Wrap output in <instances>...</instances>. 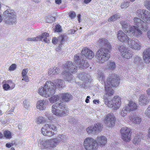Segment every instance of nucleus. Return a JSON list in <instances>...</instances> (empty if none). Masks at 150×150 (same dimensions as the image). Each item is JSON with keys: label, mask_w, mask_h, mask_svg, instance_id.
I'll list each match as a JSON object with an SVG mask.
<instances>
[{"label": "nucleus", "mask_w": 150, "mask_h": 150, "mask_svg": "<svg viewBox=\"0 0 150 150\" xmlns=\"http://www.w3.org/2000/svg\"><path fill=\"white\" fill-rule=\"evenodd\" d=\"M12 144H6V147L8 148H10Z\"/></svg>", "instance_id": "obj_61"}, {"label": "nucleus", "mask_w": 150, "mask_h": 150, "mask_svg": "<svg viewBox=\"0 0 150 150\" xmlns=\"http://www.w3.org/2000/svg\"><path fill=\"white\" fill-rule=\"evenodd\" d=\"M81 52L87 58L89 59H92L94 56L92 51L87 48H84L82 49Z\"/></svg>", "instance_id": "obj_17"}, {"label": "nucleus", "mask_w": 150, "mask_h": 150, "mask_svg": "<svg viewBox=\"0 0 150 150\" xmlns=\"http://www.w3.org/2000/svg\"><path fill=\"white\" fill-rule=\"evenodd\" d=\"M103 119V122L107 127H112L114 126L115 118L113 114L109 113L104 115Z\"/></svg>", "instance_id": "obj_10"}, {"label": "nucleus", "mask_w": 150, "mask_h": 150, "mask_svg": "<svg viewBox=\"0 0 150 150\" xmlns=\"http://www.w3.org/2000/svg\"><path fill=\"white\" fill-rule=\"evenodd\" d=\"M127 110L128 111H132L136 110L137 109V105L136 104L132 101H130L128 104L125 105Z\"/></svg>", "instance_id": "obj_19"}, {"label": "nucleus", "mask_w": 150, "mask_h": 150, "mask_svg": "<svg viewBox=\"0 0 150 150\" xmlns=\"http://www.w3.org/2000/svg\"><path fill=\"white\" fill-rule=\"evenodd\" d=\"M57 130V127L53 124H46L41 129V132L44 136L50 137L54 134V132Z\"/></svg>", "instance_id": "obj_8"}, {"label": "nucleus", "mask_w": 150, "mask_h": 150, "mask_svg": "<svg viewBox=\"0 0 150 150\" xmlns=\"http://www.w3.org/2000/svg\"><path fill=\"white\" fill-rule=\"evenodd\" d=\"M128 111V110H127L126 107L125 106L122 108L120 112V115L122 117H124L125 120H127L126 118H125V117L127 115Z\"/></svg>", "instance_id": "obj_36"}, {"label": "nucleus", "mask_w": 150, "mask_h": 150, "mask_svg": "<svg viewBox=\"0 0 150 150\" xmlns=\"http://www.w3.org/2000/svg\"><path fill=\"white\" fill-rule=\"evenodd\" d=\"M60 100L62 98L63 101L68 102L72 98V96L68 93H63L59 94Z\"/></svg>", "instance_id": "obj_23"}, {"label": "nucleus", "mask_w": 150, "mask_h": 150, "mask_svg": "<svg viewBox=\"0 0 150 150\" xmlns=\"http://www.w3.org/2000/svg\"><path fill=\"white\" fill-rule=\"evenodd\" d=\"M48 99L50 103H53L60 100V96L59 94L55 95L49 98Z\"/></svg>", "instance_id": "obj_29"}, {"label": "nucleus", "mask_w": 150, "mask_h": 150, "mask_svg": "<svg viewBox=\"0 0 150 150\" xmlns=\"http://www.w3.org/2000/svg\"><path fill=\"white\" fill-rule=\"evenodd\" d=\"M59 140V142H63L66 140L67 137L66 135L63 134H60L58 136V138H57Z\"/></svg>", "instance_id": "obj_41"}, {"label": "nucleus", "mask_w": 150, "mask_h": 150, "mask_svg": "<svg viewBox=\"0 0 150 150\" xmlns=\"http://www.w3.org/2000/svg\"><path fill=\"white\" fill-rule=\"evenodd\" d=\"M78 76L80 79L83 80L85 79H88L89 75L85 73H81L78 74Z\"/></svg>", "instance_id": "obj_35"}, {"label": "nucleus", "mask_w": 150, "mask_h": 150, "mask_svg": "<svg viewBox=\"0 0 150 150\" xmlns=\"http://www.w3.org/2000/svg\"><path fill=\"white\" fill-rule=\"evenodd\" d=\"M93 103L95 104H98L99 103V101L98 100H94L93 101Z\"/></svg>", "instance_id": "obj_59"}, {"label": "nucleus", "mask_w": 150, "mask_h": 150, "mask_svg": "<svg viewBox=\"0 0 150 150\" xmlns=\"http://www.w3.org/2000/svg\"><path fill=\"white\" fill-rule=\"evenodd\" d=\"M129 5V2H124L122 3L121 7L122 8H125L128 7Z\"/></svg>", "instance_id": "obj_44"}, {"label": "nucleus", "mask_w": 150, "mask_h": 150, "mask_svg": "<svg viewBox=\"0 0 150 150\" xmlns=\"http://www.w3.org/2000/svg\"><path fill=\"white\" fill-rule=\"evenodd\" d=\"M46 20L48 23H51L54 21L55 18L53 17L49 16L46 18Z\"/></svg>", "instance_id": "obj_43"}, {"label": "nucleus", "mask_w": 150, "mask_h": 150, "mask_svg": "<svg viewBox=\"0 0 150 150\" xmlns=\"http://www.w3.org/2000/svg\"><path fill=\"white\" fill-rule=\"evenodd\" d=\"M99 42L101 46H104L97 52L96 56L97 61L100 63L102 64L109 59L111 46L106 39H101L99 40Z\"/></svg>", "instance_id": "obj_3"}, {"label": "nucleus", "mask_w": 150, "mask_h": 150, "mask_svg": "<svg viewBox=\"0 0 150 150\" xmlns=\"http://www.w3.org/2000/svg\"><path fill=\"white\" fill-rule=\"evenodd\" d=\"M46 120L44 117L41 116L38 117L36 119V123L38 124H40L45 122Z\"/></svg>", "instance_id": "obj_34"}, {"label": "nucleus", "mask_w": 150, "mask_h": 150, "mask_svg": "<svg viewBox=\"0 0 150 150\" xmlns=\"http://www.w3.org/2000/svg\"><path fill=\"white\" fill-rule=\"evenodd\" d=\"M148 137H149V138H150V128L149 129V130Z\"/></svg>", "instance_id": "obj_64"}, {"label": "nucleus", "mask_w": 150, "mask_h": 150, "mask_svg": "<svg viewBox=\"0 0 150 150\" xmlns=\"http://www.w3.org/2000/svg\"><path fill=\"white\" fill-rule=\"evenodd\" d=\"M117 35L118 39L122 42H125L129 40L127 35L122 30L118 31Z\"/></svg>", "instance_id": "obj_16"}, {"label": "nucleus", "mask_w": 150, "mask_h": 150, "mask_svg": "<svg viewBox=\"0 0 150 150\" xmlns=\"http://www.w3.org/2000/svg\"><path fill=\"white\" fill-rule=\"evenodd\" d=\"M89 66V64L87 61L85 60H82L81 63L79 64V66L77 67L79 68H81L82 69H84L87 68Z\"/></svg>", "instance_id": "obj_33"}, {"label": "nucleus", "mask_w": 150, "mask_h": 150, "mask_svg": "<svg viewBox=\"0 0 150 150\" xmlns=\"http://www.w3.org/2000/svg\"><path fill=\"white\" fill-rule=\"evenodd\" d=\"M48 103V101L46 100H39L37 102L36 107L37 109L40 110H45L46 108V105Z\"/></svg>", "instance_id": "obj_14"}, {"label": "nucleus", "mask_w": 150, "mask_h": 150, "mask_svg": "<svg viewBox=\"0 0 150 150\" xmlns=\"http://www.w3.org/2000/svg\"><path fill=\"white\" fill-rule=\"evenodd\" d=\"M120 79L119 76L114 74L107 79L106 82L105 83V89L106 94L104 96V101L105 104L108 107L114 108L113 98L112 99H110L109 96L113 94L114 91L112 87L117 85L120 83Z\"/></svg>", "instance_id": "obj_2"}, {"label": "nucleus", "mask_w": 150, "mask_h": 150, "mask_svg": "<svg viewBox=\"0 0 150 150\" xmlns=\"http://www.w3.org/2000/svg\"><path fill=\"white\" fill-rule=\"evenodd\" d=\"M23 78L22 79V81H25L26 82H28L29 81L28 77L27 76H23Z\"/></svg>", "instance_id": "obj_56"}, {"label": "nucleus", "mask_w": 150, "mask_h": 150, "mask_svg": "<svg viewBox=\"0 0 150 150\" xmlns=\"http://www.w3.org/2000/svg\"><path fill=\"white\" fill-rule=\"evenodd\" d=\"M7 83L9 84V86L11 87V90L12 89L15 87V84L14 83H13L12 81L10 80H8L7 81Z\"/></svg>", "instance_id": "obj_47"}, {"label": "nucleus", "mask_w": 150, "mask_h": 150, "mask_svg": "<svg viewBox=\"0 0 150 150\" xmlns=\"http://www.w3.org/2000/svg\"><path fill=\"white\" fill-rule=\"evenodd\" d=\"M4 21L7 23H14L16 20V16L14 11L10 9L6 10L4 12Z\"/></svg>", "instance_id": "obj_9"}, {"label": "nucleus", "mask_w": 150, "mask_h": 150, "mask_svg": "<svg viewBox=\"0 0 150 150\" xmlns=\"http://www.w3.org/2000/svg\"><path fill=\"white\" fill-rule=\"evenodd\" d=\"M39 38L37 37L32 38H28L27 39V40L28 41H38Z\"/></svg>", "instance_id": "obj_49"}, {"label": "nucleus", "mask_w": 150, "mask_h": 150, "mask_svg": "<svg viewBox=\"0 0 150 150\" xmlns=\"http://www.w3.org/2000/svg\"><path fill=\"white\" fill-rule=\"evenodd\" d=\"M144 4L145 7L150 11V0H146L144 1Z\"/></svg>", "instance_id": "obj_42"}, {"label": "nucleus", "mask_w": 150, "mask_h": 150, "mask_svg": "<svg viewBox=\"0 0 150 150\" xmlns=\"http://www.w3.org/2000/svg\"><path fill=\"white\" fill-rule=\"evenodd\" d=\"M129 120L125 119L127 121H131L132 123L136 124H139L142 121V118L138 115H133L129 117Z\"/></svg>", "instance_id": "obj_15"}, {"label": "nucleus", "mask_w": 150, "mask_h": 150, "mask_svg": "<svg viewBox=\"0 0 150 150\" xmlns=\"http://www.w3.org/2000/svg\"><path fill=\"white\" fill-rule=\"evenodd\" d=\"M51 85L50 81H47L43 87H40L38 89V93L41 96L47 98L55 93L54 88Z\"/></svg>", "instance_id": "obj_7"}, {"label": "nucleus", "mask_w": 150, "mask_h": 150, "mask_svg": "<svg viewBox=\"0 0 150 150\" xmlns=\"http://www.w3.org/2000/svg\"><path fill=\"white\" fill-rule=\"evenodd\" d=\"M28 72V69H24L22 71V74L23 76H27L26 74Z\"/></svg>", "instance_id": "obj_54"}, {"label": "nucleus", "mask_w": 150, "mask_h": 150, "mask_svg": "<svg viewBox=\"0 0 150 150\" xmlns=\"http://www.w3.org/2000/svg\"><path fill=\"white\" fill-rule=\"evenodd\" d=\"M136 15L144 21L135 17L131 22L134 25H129L126 22L123 21L121 22L120 24L123 30L128 35L139 38L142 34L141 30L146 31L149 27L148 24L150 25V13L146 10L139 9L137 11Z\"/></svg>", "instance_id": "obj_1"}, {"label": "nucleus", "mask_w": 150, "mask_h": 150, "mask_svg": "<svg viewBox=\"0 0 150 150\" xmlns=\"http://www.w3.org/2000/svg\"><path fill=\"white\" fill-rule=\"evenodd\" d=\"M145 113L148 117L150 118V105L148 107L146 110Z\"/></svg>", "instance_id": "obj_48"}, {"label": "nucleus", "mask_w": 150, "mask_h": 150, "mask_svg": "<svg viewBox=\"0 0 150 150\" xmlns=\"http://www.w3.org/2000/svg\"><path fill=\"white\" fill-rule=\"evenodd\" d=\"M76 16L75 12L73 11H71L69 13V16L71 18H74Z\"/></svg>", "instance_id": "obj_52"}, {"label": "nucleus", "mask_w": 150, "mask_h": 150, "mask_svg": "<svg viewBox=\"0 0 150 150\" xmlns=\"http://www.w3.org/2000/svg\"><path fill=\"white\" fill-rule=\"evenodd\" d=\"M113 101L114 103V109H117L119 108L121 104L120 98L117 96H115L113 98Z\"/></svg>", "instance_id": "obj_20"}, {"label": "nucleus", "mask_w": 150, "mask_h": 150, "mask_svg": "<svg viewBox=\"0 0 150 150\" xmlns=\"http://www.w3.org/2000/svg\"><path fill=\"white\" fill-rule=\"evenodd\" d=\"M141 139V137L140 136H137L134 138L133 142L135 145L138 144L140 143Z\"/></svg>", "instance_id": "obj_39"}, {"label": "nucleus", "mask_w": 150, "mask_h": 150, "mask_svg": "<svg viewBox=\"0 0 150 150\" xmlns=\"http://www.w3.org/2000/svg\"><path fill=\"white\" fill-rule=\"evenodd\" d=\"M96 134L101 132L103 128V125L100 123H97L93 126Z\"/></svg>", "instance_id": "obj_32"}, {"label": "nucleus", "mask_w": 150, "mask_h": 150, "mask_svg": "<svg viewBox=\"0 0 150 150\" xmlns=\"http://www.w3.org/2000/svg\"><path fill=\"white\" fill-rule=\"evenodd\" d=\"M139 104L141 105H144L147 104L149 102L147 100V96L145 95H142L140 96L139 99Z\"/></svg>", "instance_id": "obj_26"}, {"label": "nucleus", "mask_w": 150, "mask_h": 150, "mask_svg": "<svg viewBox=\"0 0 150 150\" xmlns=\"http://www.w3.org/2000/svg\"><path fill=\"white\" fill-rule=\"evenodd\" d=\"M16 68V65L14 64L11 65L9 68L8 69L10 71H13Z\"/></svg>", "instance_id": "obj_55"}, {"label": "nucleus", "mask_w": 150, "mask_h": 150, "mask_svg": "<svg viewBox=\"0 0 150 150\" xmlns=\"http://www.w3.org/2000/svg\"><path fill=\"white\" fill-rule=\"evenodd\" d=\"M59 72L60 71L59 69L56 68L54 69V68H51L49 69L48 70V74L49 76H52L53 75L58 74Z\"/></svg>", "instance_id": "obj_31"}, {"label": "nucleus", "mask_w": 150, "mask_h": 150, "mask_svg": "<svg viewBox=\"0 0 150 150\" xmlns=\"http://www.w3.org/2000/svg\"><path fill=\"white\" fill-rule=\"evenodd\" d=\"M146 92L147 95L150 96V88H149L147 89Z\"/></svg>", "instance_id": "obj_58"}, {"label": "nucleus", "mask_w": 150, "mask_h": 150, "mask_svg": "<svg viewBox=\"0 0 150 150\" xmlns=\"http://www.w3.org/2000/svg\"><path fill=\"white\" fill-rule=\"evenodd\" d=\"M107 143V139L104 136L97 137V141L91 137L85 139L84 141V146L86 150H97L98 143L100 146H104Z\"/></svg>", "instance_id": "obj_5"}, {"label": "nucleus", "mask_w": 150, "mask_h": 150, "mask_svg": "<svg viewBox=\"0 0 150 150\" xmlns=\"http://www.w3.org/2000/svg\"><path fill=\"white\" fill-rule=\"evenodd\" d=\"M50 148L55 147L59 143V140L57 138H53L48 139Z\"/></svg>", "instance_id": "obj_24"}, {"label": "nucleus", "mask_w": 150, "mask_h": 150, "mask_svg": "<svg viewBox=\"0 0 150 150\" xmlns=\"http://www.w3.org/2000/svg\"><path fill=\"white\" fill-rule=\"evenodd\" d=\"M143 59L146 62L150 61V48L144 50L143 54Z\"/></svg>", "instance_id": "obj_22"}, {"label": "nucleus", "mask_w": 150, "mask_h": 150, "mask_svg": "<svg viewBox=\"0 0 150 150\" xmlns=\"http://www.w3.org/2000/svg\"><path fill=\"white\" fill-rule=\"evenodd\" d=\"M86 131L88 134H96L93 126H89L86 128Z\"/></svg>", "instance_id": "obj_37"}, {"label": "nucleus", "mask_w": 150, "mask_h": 150, "mask_svg": "<svg viewBox=\"0 0 150 150\" xmlns=\"http://www.w3.org/2000/svg\"><path fill=\"white\" fill-rule=\"evenodd\" d=\"M81 16V15L80 14H79L77 16L78 20L79 22L80 21V20Z\"/></svg>", "instance_id": "obj_63"}, {"label": "nucleus", "mask_w": 150, "mask_h": 150, "mask_svg": "<svg viewBox=\"0 0 150 150\" xmlns=\"http://www.w3.org/2000/svg\"><path fill=\"white\" fill-rule=\"evenodd\" d=\"M52 112L58 117H61L67 115L69 109L66 107L63 102L60 101L53 104L52 106Z\"/></svg>", "instance_id": "obj_6"}, {"label": "nucleus", "mask_w": 150, "mask_h": 150, "mask_svg": "<svg viewBox=\"0 0 150 150\" xmlns=\"http://www.w3.org/2000/svg\"><path fill=\"white\" fill-rule=\"evenodd\" d=\"M55 3L58 4H59L61 3V0H55Z\"/></svg>", "instance_id": "obj_57"}, {"label": "nucleus", "mask_w": 150, "mask_h": 150, "mask_svg": "<svg viewBox=\"0 0 150 150\" xmlns=\"http://www.w3.org/2000/svg\"><path fill=\"white\" fill-rule=\"evenodd\" d=\"M24 107L27 109H28L30 107L29 103L28 102L25 100L23 101Z\"/></svg>", "instance_id": "obj_51"}, {"label": "nucleus", "mask_w": 150, "mask_h": 150, "mask_svg": "<svg viewBox=\"0 0 150 150\" xmlns=\"http://www.w3.org/2000/svg\"><path fill=\"white\" fill-rule=\"evenodd\" d=\"M105 76L104 74L102 73H100L98 75V79L99 81L101 82H103L105 79Z\"/></svg>", "instance_id": "obj_45"}, {"label": "nucleus", "mask_w": 150, "mask_h": 150, "mask_svg": "<svg viewBox=\"0 0 150 150\" xmlns=\"http://www.w3.org/2000/svg\"><path fill=\"white\" fill-rule=\"evenodd\" d=\"M134 63L138 67H140L143 65L142 60L141 57L136 56L134 58Z\"/></svg>", "instance_id": "obj_28"}, {"label": "nucleus", "mask_w": 150, "mask_h": 150, "mask_svg": "<svg viewBox=\"0 0 150 150\" xmlns=\"http://www.w3.org/2000/svg\"><path fill=\"white\" fill-rule=\"evenodd\" d=\"M147 35L148 38L150 40V30H149L147 32Z\"/></svg>", "instance_id": "obj_60"}, {"label": "nucleus", "mask_w": 150, "mask_h": 150, "mask_svg": "<svg viewBox=\"0 0 150 150\" xmlns=\"http://www.w3.org/2000/svg\"><path fill=\"white\" fill-rule=\"evenodd\" d=\"M62 30V28L61 26L59 25H57L56 26L55 31L57 32H60Z\"/></svg>", "instance_id": "obj_53"}, {"label": "nucleus", "mask_w": 150, "mask_h": 150, "mask_svg": "<svg viewBox=\"0 0 150 150\" xmlns=\"http://www.w3.org/2000/svg\"><path fill=\"white\" fill-rule=\"evenodd\" d=\"M74 64L77 66L76 67L70 62H67V64L63 67V70L62 74L65 80L69 82H71L73 79L71 74L76 72L77 67L81 62L79 56L77 54L74 56Z\"/></svg>", "instance_id": "obj_4"}, {"label": "nucleus", "mask_w": 150, "mask_h": 150, "mask_svg": "<svg viewBox=\"0 0 150 150\" xmlns=\"http://www.w3.org/2000/svg\"><path fill=\"white\" fill-rule=\"evenodd\" d=\"M45 115L49 120H53L52 115L50 114L49 112H46L45 114Z\"/></svg>", "instance_id": "obj_46"}, {"label": "nucleus", "mask_w": 150, "mask_h": 150, "mask_svg": "<svg viewBox=\"0 0 150 150\" xmlns=\"http://www.w3.org/2000/svg\"><path fill=\"white\" fill-rule=\"evenodd\" d=\"M64 82L61 79H57L54 81L52 83L51 82V85H52V87L54 88V91L56 88H61L63 86Z\"/></svg>", "instance_id": "obj_18"}, {"label": "nucleus", "mask_w": 150, "mask_h": 150, "mask_svg": "<svg viewBox=\"0 0 150 150\" xmlns=\"http://www.w3.org/2000/svg\"><path fill=\"white\" fill-rule=\"evenodd\" d=\"M40 147L41 149H43L47 148L50 149L48 140H44L41 141Z\"/></svg>", "instance_id": "obj_27"}, {"label": "nucleus", "mask_w": 150, "mask_h": 150, "mask_svg": "<svg viewBox=\"0 0 150 150\" xmlns=\"http://www.w3.org/2000/svg\"><path fill=\"white\" fill-rule=\"evenodd\" d=\"M67 39V37L66 35H63L59 37L58 39L56 38H54L52 39V42L53 44H56L59 42L60 44H62L63 42L66 41Z\"/></svg>", "instance_id": "obj_21"}, {"label": "nucleus", "mask_w": 150, "mask_h": 150, "mask_svg": "<svg viewBox=\"0 0 150 150\" xmlns=\"http://www.w3.org/2000/svg\"><path fill=\"white\" fill-rule=\"evenodd\" d=\"M115 68V62L112 61L108 62L105 67V69L112 70Z\"/></svg>", "instance_id": "obj_30"}, {"label": "nucleus", "mask_w": 150, "mask_h": 150, "mask_svg": "<svg viewBox=\"0 0 150 150\" xmlns=\"http://www.w3.org/2000/svg\"><path fill=\"white\" fill-rule=\"evenodd\" d=\"M118 50L122 57L124 59H130L133 55V53L131 51L127 48L124 45L119 46Z\"/></svg>", "instance_id": "obj_11"}, {"label": "nucleus", "mask_w": 150, "mask_h": 150, "mask_svg": "<svg viewBox=\"0 0 150 150\" xmlns=\"http://www.w3.org/2000/svg\"><path fill=\"white\" fill-rule=\"evenodd\" d=\"M120 18L119 16L117 14L114 15L108 18V21L109 22L111 21H114Z\"/></svg>", "instance_id": "obj_40"}, {"label": "nucleus", "mask_w": 150, "mask_h": 150, "mask_svg": "<svg viewBox=\"0 0 150 150\" xmlns=\"http://www.w3.org/2000/svg\"><path fill=\"white\" fill-rule=\"evenodd\" d=\"M4 137L6 139H10L12 138V134L10 132L8 131H5L4 133Z\"/></svg>", "instance_id": "obj_38"}, {"label": "nucleus", "mask_w": 150, "mask_h": 150, "mask_svg": "<svg viewBox=\"0 0 150 150\" xmlns=\"http://www.w3.org/2000/svg\"><path fill=\"white\" fill-rule=\"evenodd\" d=\"M122 139L127 142L130 141L131 139V130L127 127H123L120 130Z\"/></svg>", "instance_id": "obj_12"}, {"label": "nucleus", "mask_w": 150, "mask_h": 150, "mask_svg": "<svg viewBox=\"0 0 150 150\" xmlns=\"http://www.w3.org/2000/svg\"><path fill=\"white\" fill-rule=\"evenodd\" d=\"M11 87H10L9 84L7 83H5L4 84L3 86V88L6 91H8V89H11Z\"/></svg>", "instance_id": "obj_50"}, {"label": "nucleus", "mask_w": 150, "mask_h": 150, "mask_svg": "<svg viewBox=\"0 0 150 150\" xmlns=\"http://www.w3.org/2000/svg\"><path fill=\"white\" fill-rule=\"evenodd\" d=\"M128 45L129 47L134 50L138 51L141 48V44L137 39H130L128 41Z\"/></svg>", "instance_id": "obj_13"}, {"label": "nucleus", "mask_w": 150, "mask_h": 150, "mask_svg": "<svg viewBox=\"0 0 150 150\" xmlns=\"http://www.w3.org/2000/svg\"><path fill=\"white\" fill-rule=\"evenodd\" d=\"M91 0H84V2L86 4H87L89 3Z\"/></svg>", "instance_id": "obj_62"}, {"label": "nucleus", "mask_w": 150, "mask_h": 150, "mask_svg": "<svg viewBox=\"0 0 150 150\" xmlns=\"http://www.w3.org/2000/svg\"><path fill=\"white\" fill-rule=\"evenodd\" d=\"M38 37L39 38L38 41H43L46 43H48L50 40L49 37V34L47 33H44L42 34L41 36H38Z\"/></svg>", "instance_id": "obj_25"}]
</instances>
